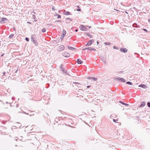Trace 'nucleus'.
I'll return each instance as SVG.
<instances>
[{"label":"nucleus","instance_id":"nucleus-26","mask_svg":"<svg viewBox=\"0 0 150 150\" xmlns=\"http://www.w3.org/2000/svg\"><path fill=\"white\" fill-rule=\"evenodd\" d=\"M143 30L145 31L146 32H147V30L145 29H143Z\"/></svg>","mask_w":150,"mask_h":150},{"label":"nucleus","instance_id":"nucleus-24","mask_svg":"<svg viewBox=\"0 0 150 150\" xmlns=\"http://www.w3.org/2000/svg\"><path fill=\"white\" fill-rule=\"evenodd\" d=\"M92 79L94 80H95V81H96L97 80V79L96 78H95V77H94V78H92Z\"/></svg>","mask_w":150,"mask_h":150},{"label":"nucleus","instance_id":"nucleus-34","mask_svg":"<svg viewBox=\"0 0 150 150\" xmlns=\"http://www.w3.org/2000/svg\"><path fill=\"white\" fill-rule=\"evenodd\" d=\"M114 10H115L117 11H118V10H116L115 9H114Z\"/></svg>","mask_w":150,"mask_h":150},{"label":"nucleus","instance_id":"nucleus-16","mask_svg":"<svg viewBox=\"0 0 150 150\" xmlns=\"http://www.w3.org/2000/svg\"><path fill=\"white\" fill-rule=\"evenodd\" d=\"M68 47V49L69 50H72L73 49H75V48H74L72 47H69V46Z\"/></svg>","mask_w":150,"mask_h":150},{"label":"nucleus","instance_id":"nucleus-4","mask_svg":"<svg viewBox=\"0 0 150 150\" xmlns=\"http://www.w3.org/2000/svg\"><path fill=\"white\" fill-rule=\"evenodd\" d=\"M62 33H63V35L61 36V38L62 39L63 38H64V36H65V35H66V31L64 30H63V31H62Z\"/></svg>","mask_w":150,"mask_h":150},{"label":"nucleus","instance_id":"nucleus-25","mask_svg":"<svg viewBox=\"0 0 150 150\" xmlns=\"http://www.w3.org/2000/svg\"><path fill=\"white\" fill-rule=\"evenodd\" d=\"M25 39L28 42L29 41V39L28 38H26Z\"/></svg>","mask_w":150,"mask_h":150},{"label":"nucleus","instance_id":"nucleus-13","mask_svg":"<svg viewBox=\"0 0 150 150\" xmlns=\"http://www.w3.org/2000/svg\"><path fill=\"white\" fill-rule=\"evenodd\" d=\"M88 49H89L90 50H93V51H96V50L94 48H89V47H88Z\"/></svg>","mask_w":150,"mask_h":150},{"label":"nucleus","instance_id":"nucleus-20","mask_svg":"<svg viewBox=\"0 0 150 150\" xmlns=\"http://www.w3.org/2000/svg\"><path fill=\"white\" fill-rule=\"evenodd\" d=\"M123 51L124 52H127V50L126 49H123Z\"/></svg>","mask_w":150,"mask_h":150},{"label":"nucleus","instance_id":"nucleus-6","mask_svg":"<svg viewBox=\"0 0 150 150\" xmlns=\"http://www.w3.org/2000/svg\"><path fill=\"white\" fill-rule=\"evenodd\" d=\"M73 84L74 85L73 86H76L79 87V86L81 85V84L77 82H74Z\"/></svg>","mask_w":150,"mask_h":150},{"label":"nucleus","instance_id":"nucleus-28","mask_svg":"<svg viewBox=\"0 0 150 150\" xmlns=\"http://www.w3.org/2000/svg\"><path fill=\"white\" fill-rule=\"evenodd\" d=\"M52 10H53V11H54L55 10V9H54V7H52Z\"/></svg>","mask_w":150,"mask_h":150},{"label":"nucleus","instance_id":"nucleus-36","mask_svg":"<svg viewBox=\"0 0 150 150\" xmlns=\"http://www.w3.org/2000/svg\"><path fill=\"white\" fill-rule=\"evenodd\" d=\"M149 21L150 22V19H149Z\"/></svg>","mask_w":150,"mask_h":150},{"label":"nucleus","instance_id":"nucleus-11","mask_svg":"<svg viewBox=\"0 0 150 150\" xmlns=\"http://www.w3.org/2000/svg\"><path fill=\"white\" fill-rule=\"evenodd\" d=\"M64 14L66 15H70V13L68 11H66L64 13Z\"/></svg>","mask_w":150,"mask_h":150},{"label":"nucleus","instance_id":"nucleus-14","mask_svg":"<svg viewBox=\"0 0 150 150\" xmlns=\"http://www.w3.org/2000/svg\"><path fill=\"white\" fill-rule=\"evenodd\" d=\"M78 8L76 9V10L79 11H81V9L79 8V7L78 6H76Z\"/></svg>","mask_w":150,"mask_h":150},{"label":"nucleus","instance_id":"nucleus-23","mask_svg":"<svg viewBox=\"0 0 150 150\" xmlns=\"http://www.w3.org/2000/svg\"><path fill=\"white\" fill-rule=\"evenodd\" d=\"M147 105L150 108V103L148 102L147 103Z\"/></svg>","mask_w":150,"mask_h":150},{"label":"nucleus","instance_id":"nucleus-37","mask_svg":"<svg viewBox=\"0 0 150 150\" xmlns=\"http://www.w3.org/2000/svg\"><path fill=\"white\" fill-rule=\"evenodd\" d=\"M99 43V42H97V44H98Z\"/></svg>","mask_w":150,"mask_h":150},{"label":"nucleus","instance_id":"nucleus-40","mask_svg":"<svg viewBox=\"0 0 150 150\" xmlns=\"http://www.w3.org/2000/svg\"><path fill=\"white\" fill-rule=\"evenodd\" d=\"M25 113L26 114H27V115H28V113Z\"/></svg>","mask_w":150,"mask_h":150},{"label":"nucleus","instance_id":"nucleus-1","mask_svg":"<svg viewBox=\"0 0 150 150\" xmlns=\"http://www.w3.org/2000/svg\"><path fill=\"white\" fill-rule=\"evenodd\" d=\"M80 30L82 31H86L87 30V28L83 25H81L79 27Z\"/></svg>","mask_w":150,"mask_h":150},{"label":"nucleus","instance_id":"nucleus-7","mask_svg":"<svg viewBox=\"0 0 150 150\" xmlns=\"http://www.w3.org/2000/svg\"><path fill=\"white\" fill-rule=\"evenodd\" d=\"M117 79L120 80L121 82H126V80L122 78L119 77V78H117Z\"/></svg>","mask_w":150,"mask_h":150},{"label":"nucleus","instance_id":"nucleus-18","mask_svg":"<svg viewBox=\"0 0 150 150\" xmlns=\"http://www.w3.org/2000/svg\"><path fill=\"white\" fill-rule=\"evenodd\" d=\"M126 83L127 84H129V85H132V84L131 82L129 81H128L126 82Z\"/></svg>","mask_w":150,"mask_h":150},{"label":"nucleus","instance_id":"nucleus-32","mask_svg":"<svg viewBox=\"0 0 150 150\" xmlns=\"http://www.w3.org/2000/svg\"><path fill=\"white\" fill-rule=\"evenodd\" d=\"M90 87V86H87V88H89Z\"/></svg>","mask_w":150,"mask_h":150},{"label":"nucleus","instance_id":"nucleus-30","mask_svg":"<svg viewBox=\"0 0 150 150\" xmlns=\"http://www.w3.org/2000/svg\"><path fill=\"white\" fill-rule=\"evenodd\" d=\"M86 49H88V48H84V49H83V50H86Z\"/></svg>","mask_w":150,"mask_h":150},{"label":"nucleus","instance_id":"nucleus-19","mask_svg":"<svg viewBox=\"0 0 150 150\" xmlns=\"http://www.w3.org/2000/svg\"><path fill=\"white\" fill-rule=\"evenodd\" d=\"M145 86H146V85H140L139 86L142 87L143 88H144V87H145Z\"/></svg>","mask_w":150,"mask_h":150},{"label":"nucleus","instance_id":"nucleus-17","mask_svg":"<svg viewBox=\"0 0 150 150\" xmlns=\"http://www.w3.org/2000/svg\"><path fill=\"white\" fill-rule=\"evenodd\" d=\"M110 42L107 43V42H105L104 43V44L105 45H110Z\"/></svg>","mask_w":150,"mask_h":150},{"label":"nucleus","instance_id":"nucleus-29","mask_svg":"<svg viewBox=\"0 0 150 150\" xmlns=\"http://www.w3.org/2000/svg\"><path fill=\"white\" fill-rule=\"evenodd\" d=\"M27 23H29L30 24H31V23L30 22H28Z\"/></svg>","mask_w":150,"mask_h":150},{"label":"nucleus","instance_id":"nucleus-21","mask_svg":"<svg viewBox=\"0 0 150 150\" xmlns=\"http://www.w3.org/2000/svg\"><path fill=\"white\" fill-rule=\"evenodd\" d=\"M14 35L13 34H11L9 36V37L11 38Z\"/></svg>","mask_w":150,"mask_h":150},{"label":"nucleus","instance_id":"nucleus-31","mask_svg":"<svg viewBox=\"0 0 150 150\" xmlns=\"http://www.w3.org/2000/svg\"><path fill=\"white\" fill-rule=\"evenodd\" d=\"M113 121L114 122H115L116 121H115V120L114 119H113Z\"/></svg>","mask_w":150,"mask_h":150},{"label":"nucleus","instance_id":"nucleus-22","mask_svg":"<svg viewBox=\"0 0 150 150\" xmlns=\"http://www.w3.org/2000/svg\"><path fill=\"white\" fill-rule=\"evenodd\" d=\"M46 31V30L44 28V29H42V32H45V31Z\"/></svg>","mask_w":150,"mask_h":150},{"label":"nucleus","instance_id":"nucleus-33","mask_svg":"<svg viewBox=\"0 0 150 150\" xmlns=\"http://www.w3.org/2000/svg\"><path fill=\"white\" fill-rule=\"evenodd\" d=\"M89 28H90L91 27V26H87Z\"/></svg>","mask_w":150,"mask_h":150},{"label":"nucleus","instance_id":"nucleus-39","mask_svg":"<svg viewBox=\"0 0 150 150\" xmlns=\"http://www.w3.org/2000/svg\"><path fill=\"white\" fill-rule=\"evenodd\" d=\"M58 21V22H61V21Z\"/></svg>","mask_w":150,"mask_h":150},{"label":"nucleus","instance_id":"nucleus-9","mask_svg":"<svg viewBox=\"0 0 150 150\" xmlns=\"http://www.w3.org/2000/svg\"><path fill=\"white\" fill-rule=\"evenodd\" d=\"M77 62L78 64H81L83 63V62L79 59L77 60Z\"/></svg>","mask_w":150,"mask_h":150},{"label":"nucleus","instance_id":"nucleus-3","mask_svg":"<svg viewBox=\"0 0 150 150\" xmlns=\"http://www.w3.org/2000/svg\"><path fill=\"white\" fill-rule=\"evenodd\" d=\"M93 42H94V41L93 40H90L88 42V43L86 45H86H87V46L90 45L92 44V43H93Z\"/></svg>","mask_w":150,"mask_h":150},{"label":"nucleus","instance_id":"nucleus-8","mask_svg":"<svg viewBox=\"0 0 150 150\" xmlns=\"http://www.w3.org/2000/svg\"><path fill=\"white\" fill-rule=\"evenodd\" d=\"M145 102H142L141 103V104L140 105V107H142L145 106Z\"/></svg>","mask_w":150,"mask_h":150},{"label":"nucleus","instance_id":"nucleus-5","mask_svg":"<svg viewBox=\"0 0 150 150\" xmlns=\"http://www.w3.org/2000/svg\"><path fill=\"white\" fill-rule=\"evenodd\" d=\"M36 37L35 35H32L31 37V39L32 41H34L36 40Z\"/></svg>","mask_w":150,"mask_h":150},{"label":"nucleus","instance_id":"nucleus-15","mask_svg":"<svg viewBox=\"0 0 150 150\" xmlns=\"http://www.w3.org/2000/svg\"><path fill=\"white\" fill-rule=\"evenodd\" d=\"M120 103H122V104L124 105H126V106H128L129 105L128 104L123 103V102H120Z\"/></svg>","mask_w":150,"mask_h":150},{"label":"nucleus","instance_id":"nucleus-35","mask_svg":"<svg viewBox=\"0 0 150 150\" xmlns=\"http://www.w3.org/2000/svg\"><path fill=\"white\" fill-rule=\"evenodd\" d=\"M75 31H76V32H77L78 30H76Z\"/></svg>","mask_w":150,"mask_h":150},{"label":"nucleus","instance_id":"nucleus-12","mask_svg":"<svg viewBox=\"0 0 150 150\" xmlns=\"http://www.w3.org/2000/svg\"><path fill=\"white\" fill-rule=\"evenodd\" d=\"M33 42H34L35 46H37L38 45V43L37 42V41L36 40H35L34 41H33Z\"/></svg>","mask_w":150,"mask_h":150},{"label":"nucleus","instance_id":"nucleus-27","mask_svg":"<svg viewBox=\"0 0 150 150\" xmlns=\"http://www.w3.org/2000/svg\"><path fill=\"white\" fill-rule=\"evenodd\" d=\"M58 18H61V16H60V15H59L58 16V17H57Z\"/></svg>","mask_w":150,"mask_h":150},{"label":"nucleus","instance_id":"nucleus-10","mask_svg":"<svg viewBox=\"0 0 150 150\" xmlns=\"http://www.w3.org/2000/svg\"><path fill=\"white\" fill-rule=\"evenodd\" d=\"M7 20V19L6 18H2L1 19V21L3 22L4 23L5 21H6Z\"/></svg>","mask_w":150,"mask_h":150},{"label":"nucleus","instance_id":"nucleus-2","mask_svg":"<svg viewBox=\"0 0 150 150\" xmlns=\"http://www.w3.org/2000/svg\"><path fill=\"white\" fill-rule=\"evenodd\" d=\"M63 55L65 57H68L69 56L70 54L66 52H64L63 53Z\"/></svg>","mask_w":150,"mask_h":150},{"label":"nucleus","instance_id":"nucleus-38","mask_svg":"<svg viewBox=\"0 0 150 150\" xmlns=\"http://www.w3.org/2000/svg\"><path fill=\"white\" fill-rule=\"evenodd\" d=\"M61 46V47H62V46L63 47V45Z\"/></svg>","mask_w":150,"mask_h":150}]
</instances>
